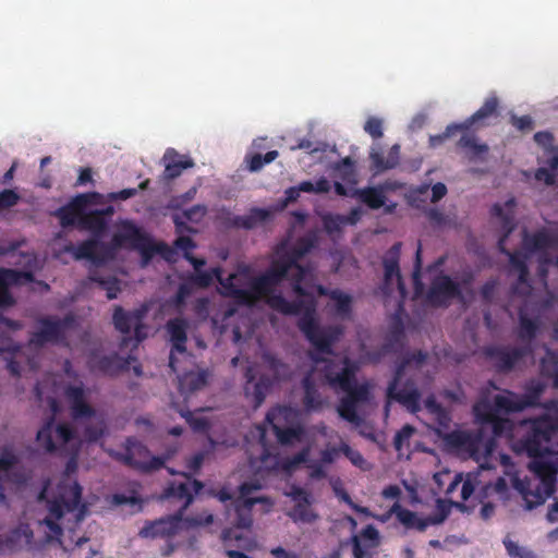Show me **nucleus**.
I'll return each mask as SVG.
<instances>
[{
  "instance_id": "obj_1",
  "label": "nucleus",
  "mask_w": 558,
  "mask_h": 558,
  "mask_svg": "<svg viewBox=\"0 0 558 558\" xmlns=\"http://www.w3.org/2000/svg\"><path fill=\"white\" fill-rule=\"evenodd\" d=\"M269 268L262 275L252 279L248 289L231 290V299L239 304L253 305L259 300L274 311L283 315H301L298 319V328L319 351L329 352L332 342L341 333L339 327H322L315 317V304L313 301H288L281 293H275V288L281 283Z\"/></svg>"
},
{
  "instance_id": "obj_2",
  "label": "nucleus",
  "mask_w": 558,
  "mask_h": 558,
  "mask_svg": "<svg viewBox=\"0 0 558 558\" xmlns=\"http://www.w3.org/2000/svg\"><path fill=\"white\" fill-rule=\"evenodd\" d=\"M314 246L315 240L311 236H302L298 239L289 251L272 262L269 269L277 275L276 277L280 282L286 278H289L292 291L300 298L296 301H313L315 304V312H317L316 298L311 291H308L311 283L314 282V275L310 267L299 264V260L310 253ZM317 313H315V315Z\"/></svg>"
},
{
  "instance_id": "obj_3",
  "label": "nucleus",
  "mask_w": 558,
  "mask_h": 558,
  "mask_svg": "<svg viewBox=\"0 0 558 558\" xmlns=\"http://www.w3.org/2000/svg\"><path fill=\"white\" fill-rule=\"evenodd\" d=\"M542 407L553 415L532 421L525 435L517 441L518 450L527 456L558 453V400H547Z\"/></svg>"
},
{
  "instance_id": "obj_4",
  "label": "nucleus",
  "mask_w": 558,
  "mask_h": 558,
  "mask_svg": "<svg viewBox=\"0 0 558 558\" xmlns=\"http://www.w3.org/2000/svg\"><path fill=\"white\" fill-rule=\"evenodd\" d=\"M555 454L530 456L533 460L529 463V469L538 480L534 489L531 488V481L527 478L515 477L513 480V487L522 495L525 506L530 510L544 504L555 490L557 468L551 461L545 459Z\"/></svg>"
},
{
  "instance_id": "obj_5",
  "label": "nucleus",
  "mask_w": 558,
  "mask_h": 558,
  "mask_svg": "<svg viewBox=\"0 0 558 558\" xmlns=\"http://www.w3.org/2000/svg\"><path fill=\"white\" fill-rule=\"evenodd\" d=\"M262 359L271 375L262 374L258 379L255 380L254 368L251 366L246 368L244 374V395L251 400L254 409L263 404L266 396L270 392L275 384L288 380L291 377L290 366L276 355L266 352L263 354Z\"/></svg>"
},
{
  "instance_id": "obj_6",
  "label": "nucleus",
  "mask_w": 558,
  "mask_h": 558,
  "mask_svg": "<svg viewBox=\"0 0 558 558\" xmlns=\"http://www.w3.org/2000/svg\"><path fill=\"white\" fill-rule=\"evenodd\" d=\"M426 359L427 353L422 350L408 353L398 363L395 375L387 388V399L397 401L411 413H416L421 410V392L412 379H408L401 387H399V384L408 366L415 364V366L418 367L426 361Z\"/></svg>"
},
{
  "instance_id": "obj_7",
  "label": "nucleus",
  "mask_w": 558,
  "mask_h": 558,
  "mask_svg": "<svg viewBox=\"0 0 558 558\" xmlns=\"http://www.w3.org/2000/svg\"><path fill=\"white\" fill-rule=\"evenodd\" d=\"M331 326L335 327L333 325ZM338 327L341 329V333L332 342L329 352L319 351L312 342H310L315 348V352L310 354L311 360L315 364H324L322 369L324 378L328 386L335 390L349 388L350 379L353 377V374H356L357 372V366L348 356L341 359H325L320 356V354L332 353V345L343 333V328L341 326Z\"/></svg>"
},
{
  "instance_id": "obj_8",
  "label": "nucleus",
  "mask_w": 558,
  "mask_h": 558,
  "mask_svg": "<svg viewBox=\"0 0 558 558\" xmlns=\"http://www.w3.org/2000/svg\"><path fill=\"white\" fill-rule=\"evenodd\" d=\"M493 216L499 218L502 221V229L505 230L502 236L498 240L497 246L501 254H505L509 258L510 266L518 272V282L512 288L513 292H517L518 286L524 284L530 290L531 284L529 283V267L526 264V257L520 252H510L506 248V241L510 233L514 229L513 215L512 213L507 214L504 207L499 204H495L492 208Z\"/></svg>"
},
{
  "instance_id": "obj_9",
  "label": "nucleus",
  "mask_w": 558,
  "mask_h": 558,
  "mask_svg": "<svg viewBox=\"0 0 558 558\" xmlns=\"http://www.w3.org/2000/svg\"><path fill=\"white\" fill-rule=\"evenodd\" d=\"M39 328L29 336V344L43 348L48 343L66 344V331L75 325V317L66 314L62 318L58 316H44L37 320Z\"/></svg>"
},
{
  "instance_id": "obj_10",
  "label": "nucleus",
  "mask_w": 558,
  "mask_h": 558,
  "mask_svg": "<svg viewBox=\"0 0 558 558\" xmlns=\"http://www.w3.org/2000/svg\"><path fill=\"white\" fill-rule=\"evenodd\" d=\"M82 499V487L77 482L69 486H60L59 496L48 501L49 514L43 523L56 535H62V527L58 521L66 513L77 509Z\"/></svg>"
},
{
  "instance_id": "obj_11",
  "label": "nucleus",
  "mask_w": 558,
  "mask_h": 558,
  "mask_svg": "<svg viewBox=\"0 0 558 558\" xmlns=\"http://www.w3.org/2000/svg\"><path fill=\"white\" fill-rule=\"evenodd\" d=\"M117 235L118 232L112 235L110 243L101 242L98 238H92L77 245H68L65 251L71 253L76 260L87 259L95 265H102L113 259L120 247L128 245V241L121 238L119 243L116 242Z\"/></svg>"
},
{
  "instance_id": "obj_12",
  "label": "nucleus",
  "mask_w": 558,
  "mask_h": 558,
  "mask_svg": "<svg viewBox=\"0 0 558 558\" xmlns=\"http://www.w3.org/2000/svg\"><path fill=\"white\" fill-rule=\"evenodd\" d=\"M169 458V454L151 456L147 446L134 437L126 438L125 451L118 456L125 465L145 474L162 469Z\"/></svg>"
},
{
  "instance_id": "obj_13",
  "label": "nucleus",
  "mask_w": 558,
  "mask_h": 558,
  "mask_svg": "<svg viewBox=\"0 0 558 558\" xmlns=\"http://www.w3.org/2000/svg\"><path fill=\"white\" fill-rule=\"evenodd\" d=\"M116 238V242L118 243L120 238L126 240L128 245L132 248L138 250L145 260L151 258L155 253L160 254L169 262L172 260V256L174 255L172 247L162 242L155 244L146 233L131 221L122 223L121 230L118 232Z\"/></svg>"
},
{
  "instance_id": "obj_14",
  "label": "nucleus",
  "mask_w": 558,
  "mask_h": 558,
  "mask_svg": "<svg viewBox=\"0 0 558 558\" xmlns=\"http://www.w3.org/2000/svg\"><path fill=\"white\" fill-rule=\"evenodd\" d=\"M533 352L532 347L490 344L483 349V354L498 373H510L514 367Z\"/></svg>"
},
{
  "instance_id": "obj_15",
  "label": "nucleus",
  "mask_w": 558,
  "mask_h": 558,
  "mask_svg": "<svg viewBox=\"0 0 558 558\" xmlns=\"http://www.w3.org/2000/svg\"><path fill=\"white\" fill-rule=\"evenodd\" d=\"M544 390L545 385L542 381L531 380L523 395L506 390L505 393L496 395V403L499 408H506L508 412H521L527 408L537 407Z\"/></svg>"
},
{
  "instance_id": "obj_16",
  "label": "nucleus",
  "mask_w": 558,
  "mask_h": 558,
  "mask_svg": "<svg viewBox=\"0 0 558 558\" xmlns=\"http://www.w3.org/2000/svg\"><path fill=\"white\" fill-rule=\"evenodd\" d=\"M460 283L452 280L450 276L440 274L436 276L429 286L426 294L428 304L433 307L447 308L453 300H462Z\"/></svg>"
},
{
  "instance_id": "obj_17",
  "label": "nucleus",
  "mask_w": 558,
  "mask_h": 558,
  "mask_svg": "<svg viewBox=\"0 0 558 558\" xmlns=\"http://www.w3.org/2000/svg\"><path fill=\"white\" fill-rule=\"evenodd\" d=\"M401 242H396L385 254L383 258L384 266V282L383 292L386 295H390L393 292V280L397 283V290L400 298L404 300L408 295L405 284L403 282L400 272V255H401Z\"/></svg>"
},
{
  "instance_id": "obj_18",
  "label": "nucleus",
  "mask_w": 558,
  "mask_h": 558,
  "mask_svg": "<svg viewBox=\"0 0 558 558\" xmlns=\"http://www.w3.org/2000/svg\"><path fill=\"white\" fill-rule=\"evenodd\" d=\"M286 496L291 498L295 505L288 513L293 522L313 523L318 519V514L311 508L314 498L310 492L298 485H292Z\"/></svg>"
},
{
  "instance_id": "obj_19",
  "label": "nucleus",
  "mask_w": 558,
  "mask_h": 558,
  "mask_svg": "<svg viewBox=\"0 0 558 558\" xmlns=\"http://www.w3.org/2000/svg\"><path fill=\"white\" fill-rule=\"evenodd\" d=\"M63 395L73 420L90 418L96 415V410L87 402V389L82 381L77 385H65Z\"/></svg>"
},
{
  "instance_id": "obj_20",
  "label": "nucleus",
  "mask_w": 558,
  "mask_h": 558,
  "mask_svg": "<svg viewBox=\"0 0 558 558\" xmlns=\"http://www.w3.org/2000/svg\"><path fill=\"white\" fill-rule=\"evenodd\" d=\"M35 280L32 271L0 268V310H5L15 304L10 288Z\"/></svg>"
},
{
  "instance_id": "obj_21",
  "label": "nucleus",
  "mask_w": 558,
  "mask_h": 558,
  "mask_svg": "<svg viewBox=\"0 0 558 558\" xmlns=\"http://www.w3.org/2000/svg\"><path fill=\"white\" fill-rule=\"evenodd\" d=\"M203 488V483L193 480L191 476L184 474L183 482H171L163 490L162 497L166 499L183 500L182 507L178 511L182 514L186 508L192 504L194 495L198 494Z\"/></svg>"
},
{
  "instance_id": "obj_22",
  "label": "nucleus",
  "mask_w": 558,
  "mask_h": 558,
  "mask_svg": "<svg viewBox=\"0 0 558 558\" xmlns=\"http://www.w3.org/2000/svg\"><path fill=\"white\" fill-rule=\"evenodd\" d=\"M96 197H98V194L95 192L78 194L69 204L58 208L54 215L59 218L60 225L63 228L78 227V220L83 216V211L92 199Z\"/></svg>"
},
{
  "instance_id": "obj_23",
  "label": "nucleus",
  "mask_w": 558,
  "mask_h": 558,
  "mask_svg": "<svg viewBox=\"0 0 558 558\" xmlns=\"http://www.w3.org/2000/svg\"><path fill=\"white\" fill-rule=\"evenodd\" d=\"M187 329L189 323L185 318L175 317L169 319L166 324V330L169 335L170 342L172 344L170 356H169V367L174 372L175 369V356L174 352L185 353L186 352V342H187Z\"/></svg>"
},
{
  "instance_id": "obj_24",
  "label": "nucleus",
  "mask_w": 558,
  "mask_h": 558,
  "mask_svg": "<svg viewBox=\"0 0 558 558\" xmlns=\"http://www.w3.org/2000/svg\"><path fill=\"white\" fill-rule=\"evenodd\" d=\"M182 511L173 515L147 522L138 532L143 538L170 537L178 533L179 524L182 521Z\"/></svg>"
},
{
  "instance_id": "obj_25",
  "label": "nucleus",
  "mask_w": 558,
  "mask_h": 558,
  "mask_svg": "<svg viewBox=\"0 0 558 558\" xmlns=\"http://www.w3.org/2000/svg\"><path fill=\"white\" fill-rule=\"evenodd\" d=\"M392 512L405 529L418 532H424L429 525H437L445 521V515L420 518L416 512L403 508L399 502L392 505Z\"/></svg>"
},
{
  "instance_id": "obj_26",
  "label": "nucleus",
  "mask_w": 558,
  "mask_h": 558,
  "mask_svg": "<svg viewBox=\"0 0 558 558\" xmlns=\"http://www.w3.org/2000/svg\"><path fill=\"white\" fill-rule=\"evenodd\" d=\"M313 290L317 292L319 296H328L335 301V313L341 319H350L352 316V303L353 299L350 294L342 292L339 289L330 290L323 284L315 282L311 283L308 291L313 293Z\"/></svg>"
},
{
  "instance_id": "obj_27",
  "label": "nucleus",
  "mask_w": 558,
  "mask_h": 558,
  "mask_svg": "<svg viewBox=\"0 0 558 558\" xmlns=\"http://www.w3.org/2000/svg\"><path fill=\"white\" fill-rule=\"evenodd\" d=\"M130 359H124L117 353L101 356H90L88 367L92 372H98L107 376H117L130 366Z\"/></svg>"
},
{
  "instance_id": "obj_28",
  "label": "nucleus",
  "mask_w": 558,
  "mask_h": 558,
  "mask_svg": "<svg viewBox=\"0 0 558 558\" xmlns=\"http://www.w3.org/2000/svg\"><path fill=\"white\" fill-rule=\"evenodd\" d=\"M144 315V310H134L131 312H126L121 306H116L112 319L116 329L123 335V338L120 343V347L122 349L129 347V340H131V329L134 327L135 323L143 322Z\"/></svg>"
},
{
  "instance_id": "obj_29",
  "label": "nucleus",
  "mask_w": 558,
  "mask_h": 558,
  "mask_svg": "<svg viewBox=\"0 0 558 558\" xmlns=\"http://www.w3.org/2000/svg\"><path fill=\"white\" fill-rule=\"evenodd\" d=\"M113 215V207L108 206L105 209H96L89 213L83 211V216L78 220V228L88 230L94 238H99L108 227V219Z\"/></svg>"
},
{
  "instance_id": "obj_30",
  "label": "nucleus",
  "mask_w": 558,
  "mask_h": 558,
  "mask_svg": "<svg viewBox=\"0 0 558 558\" xmlns=\"http://www.w3.org/2000/svg\"><path fill=\"white\" fill-rule=\"evenodd\" d=\"M165 171L163 179L167 181L174 180L180 177L183 170L193 168L194 161L189 156L180 155L175 149L169 148L163 155Z\"/></svg>"
},
{
  "instance_id": "obj_31",
  "label": "nucleus",
  "mask_w": 558,
  "mask_h": 558,
  "mask_svg": "<svg viewBox=\"0 0 558 558\" xmlns=\"http://www.w3.org/2000/svg\"><path fill=\"white\" fill-rule=\"evenodd\" d=\"M393 189L395 186H392L391 183L385 182L377 186L357 189L354 191L353 196L371 209H379L385 206L386 203L385 191Z\"/></svg>"
},
{
  "instance_id": "obj_32",
  "label": "nucleus",
  "mask_w": 558,
  "mask_h": 558,
  "mask_svg": "<svg viewBox=\"0 0 558 558\" xmlns=\"http://www.w3.org/2000/svg\"><path fill=\"white\" fill-rule=\"evenodd\" d=\"M280 413L281 410L269 411L266 415V421L271 425L278 442L282 446H288L300 441L304 435V428L300 425L293 427H280L275 423V420Z\"/></svg>"
},
{
  "instance_id": "obj_33",
  "label": "nucleus",
  "mask_w": 558,
  "mask_h": 558,
  "mask_svg": "<svg viewBox=\"0 0 558 558\" xmlns=\"http://www.w3.org/2000/svg\"><path fill=\"white\" fill-rule=\"evenodd\" d=\"M499 99L496 95H492L485 99L484 104L464 122L460 123L463 131H468L475 124L484 125V121L498 116Z\"/></svg>"
},
{
  "instance_id": "obj_34",
  "label": "nucleus",
  "mask_w": 558,
  "mask_h": 558,
  "mask_svg": "<svg viewBox=\"0 0 558 558\" xmlns=\"http://www.w3.org/2000/svg\"><path fill=\"white\" fill-rule=\"evenodd\" d=\"M369 159L372 162V170L375 174L395 169L400 162V145H392L386 158L380 151L372 150L369 153Z\"/></svg>"
},
{
  "instance_id": "obj_35",
  "label": "nucleus",
  "mask_w": 558,
  "mask_h": 558,
  "mask_svg": "<svg viewBox=\"0 0 558 558\" xmlns=\"http://www.w3.org/2000/svg\"><path fill=\"white\" fill-rule=\"evenodd\" d=\"M268 217V210L254 207L250 210L248 215L229 217L226 223L231 228L251 230L258 223L266 221Z\"/></svg>"
},
{
  "instance_id": "obj_36",
  "label": "nucleus",
  "mask_w": 558,
  "mask_h": 558,
  "mask_svg": "<svg viewBox=\"0 0 558 558\" xmlns=\"http://www.w3.org/2000/svg\"><path fill=\"white\" fill-rule=\"evenodd\" d=\"M304 389L303 405L307 411H317L323 407V399L318 392L312 374H306L302 379Z\"/></svg>"
},
{
  "instance_id": "obj_37",
  "label": "nucleus",
  "mask_w": 558,
  "mask_h": 558,
  "mask_svg": "<svg viewBox=\"0 0 558 558\" xmlns=\"http://www.w3.org/2000/svg\"><path fill=\"white\" fill-rule=\"evenodd\" d=\"M475 418L482 424L487 425L495 416L500 413H509L506 408H499L496 403V396L493 399V403L487 400H482L475 403L473 407Z\"/></svg>"
},
{
  "instance_id": "obj_38",
  "label": "nucleus",
  "mask_w": 558,
  "mask_h": 558,
  "mask_svg": "<svg viewBox=\"0 0 558 558\" xmlns=\"http://www.w3.org/2000/svg\"><path fill=\"white\" fill-rule=\"evenodd\" d=\"M541 324L538 319L527 317L526 314H519L518 339L531 347V342L536 338Z\"/></svg>"
},
{
  "instance_id": "obj_39",
  "label": "nucleus",
  "mask_w": 558,
  "mask_h": 558,
  "mask_svg": "<svg viewBox=\"0 0 558 558\" xmlns=\"http://www.w3.org/2000/svg\"><path fill=\"white\" fill-rule=\"evenodd\" d=\"M208 374L206 371L186 373L181 379L182 389L194 392L203 389L207 385Z\"/></svg>"
},
{
  "instance_id": "obj_40",
  "label": "nucleus",
  "mask_w": 558,
  "mask_h": 558,
  "mask_svg": "<svg viewBox=\"0 0 558 558\" xmlns=\"http://www.w3.org/2000/svg\"><path fill=\"white\" fill-rule=\"evenodd\" d=\"M89 280L96 282L100 286L102 290L106 291L107 298L109 300H113L118 298L119 292L121 291L120 281L113 276L104 277L97 272H93L89 275Z\"/></svg>"
},
{
  "instance_id": "obj_41",
  "label": "nucleus",
  "mask_w": 558,
  "mask_h": 558,
  "mask_svg": "<svg viewBox=\"0 0 558 558\" xmlns=\"http://www.w3.org/2000/svg\"><path fill=\"white\" fill-rule=\"evenodd\" d=\"M340 390L347 393V399L356 404L366 402L369 399L368 386L366 384L359 385L356 383V374H353V377L350 379L349 388Z\"/></svg>"
},
{
  "instance_id": "obj_42",
  "label": "nucleus",
  "mask_w": 558,
  "mask_h": 558,
  "mask_svg": "<svg viewBox=\"0 0 558 558\" xmlns=\"http://www.w3.org/2000/svg\"><path fill=\"white\" fill-rule=\"evenodd\" d=\"M54 417L51 416L44 426L37 432L36 439L46 452L52 453L57 450V446L52 439V430Z\"/></svg>"
},
{
  "instance_id": "obj_43",
  "label": "nucleus",
  "mask_w": 558,
  "mask_h": 558,
  "mask_svg": "<svg viewBox=\"0 0 558 558\" xmlns=\"http://www.w3.org/2000/svg\"><path fill=\"white\" fill-rule=\"evenodd\" d=\"M337 175L345 183H356L355 165L351 157H345L333 166Z\"/></svg>"
},
{
  "instance_id": "obj_44",
  "label": "nucleus",
  "mask_w": 558,
  "mask_h": 558,
  "mask_svg": "<svg viewBox=\"0 0 558 558\" xmlns=\"http://www.w3.org/2000/svg\"><path fill=\"white\" fill-rule=\"evenodd\" d=\"M356 407V403L343 397L337 407V411L340 417L348 421L349 423L354 424L355 426H359L362 423V418L357 414Z\"/></svg>"
},
{
  "instance_id": "obj_45",
  "label": "nucleus",
  "mask_w": 558,
  "mask_h": 558,
  "mask_svg": "<svg viewBox=\"0 0 558 558\" xmlns=\"http://www.w3.org/2000/svg\"><path fill=\"white\" fill-rule=\"evenodd\" d=\"M263 498H246L243 500L244 509L236 507L235 526L240 529H248L252 525L251 509L255 504L262 502Z\"/></svg>"
},
{
  "instance_id": "obj_46",
  "label": "nucleus",
  "mask_w": 558,
  "mask_h": 558,
  "mask_svg": "<svg viewBox=\"0 0 558 558\" xmlns=\"http://www.w3.org/2000/svg\"><path fill=\"white\" fill-rule=\"evenodd\" d=\"M221 269L219 267L213 268L211 270H199L187 276L194 287L208 288L214 279L219 278Z\"/></svg>"
},
{
  "instance_id": "obj_47",
  "label": "nucleus",
  "mask_w": 558,
  "mask_h": 558,
  "mask_svg": "<svg viewBox=\"0 0 558 558\" xmlns=\"http://www.w3.org/2000/svg\"><path fill=\"white\" fill-rule=\"evenodd\" d=\"M525 245L530 251H543L553 245V238L545 230H541L525 239Z\"/></svg>"
},
{
  "instance_id": "obj_48",
  "label": "nucleus",
  "mask_w": 558,
  "mask_h": 558,
  "mask_svg": "<svg viewBox=\"0 0 558 558\" xmlns=\"http://www.w3.org/2000/svg\"><path fill=\"white\" fill-rule=\"evenodd\" d=\"M323 227L329 234L341 231L344 226V219L342 215L325 214L322 216Z\"/></svg>"
},
{
  "instance_id": "obj_49",
  "label": "nucleus",
  "mask_w": 558,
  "mask_h": 558,
  "mask_svg": "<svg viewBox=\"0 0 558 558\" xmlns=\"http://www.w3.org/2000/svg\"><path fill=\"white\" fill-rule=\"evenodd\" d=\"M458 146L461 148L470 149L474 156H480L488 151L486 144H478L474 136L463 135L458 141Z\"/></svg>"
},
{
  "instance_id": "obj_50",
  "label": "nucleus",
  "mask_w": 558,
  "mask_h": 558,
  "mask_svg": "<svg viewBox=\"0 0 558 558\" xmlns=\"http://www.w3.org/2000/svg\"><path fill=\"white\" fill-rule=\"evenodd\" d=\"M504 545L510 558H537L532 550L526 549L524 547H520L510 538H505Z\"/></svg>"
},
{
  "instance_id": "obj_51",
  "label": "nucleus",
  "mask_w": 558,
  "mask_h": 558,
  "mask_svg": "<svg viewBox=\"0 0 558 558\" xmlns=\"http://www.w3.org/2000/svg\"><path fill=\"white\" fill-rule=\"evenodd\" d=\"M487 425L492 427V432L495 437H500L512 429L511 421L509 418L501 417L499 413Z\"/></svg>"
},
{
  "instance_id": "obj_52",
  "label": "nucleus",
  "mask_w": 558,
  "mask_h": 558,
  "mask_svg": "<svg viewBox=\"0 0 558 558\" xmlns=\"http://www.w3.org/2000/svg\"><path fill=\"white\" fill-rule=\"evenodd\" d=\"M459 131H463L460 123L449 124L444 133L429 136V146L433 148L440 146L447 138L454 135Z\"/></svg>"
},
{
  "instance_id": "obj_53",
  "label": "nucleus",
  "mask_w": 558,
  "mask_h": 558,
  "mask_svg": "<svg viewBox=\"0 0 558 558\" xmlns=\"http://www.w3.org/2000/svg\"><path fill=\"white\" fill-rule=\"evenodd\" d=\"M353 556L354 558H374V549L368 544H364L359 535L352 536Z\"/></svg>"
},
{
  "instance_id": "obj_54",
  "label": "nucleus",
  "mask_w": 558,
  "mask_h": 558,
  "mask_svg": "<svg viewBox=\"0 0 558 558\" xmlns=\"http://www.w3.org/2000/svg\"><path fill=\"white\" fill-rule=\"evenodd\" d=\"M364 131L374 140L383 137V120L377 117H369L364 124Z\"/></svg>"
},
{
  "instance_id": "obj_55",
  "label": "nucleus",
  "mask_w": 558,
  "mask_h": 558,
  "mask_svg": "<svg viewBox=\"0 0 558 558\" xmlns=\"http://www.w3.org/2000/svg\"><path fill=\"white\" fill-rule=\"evenodd\" d=\"M360 539L365 541L364 544H368L371 548H376L379 545V532L378 530L372 525H366L360 534Z\"/></svg>"
},
{
  "instance_id": "obj_56",
  "label": "nucleus",
  "mask_w": 558,
  "mask_h": 558,
  "mask_svg": "<svg viewBox=\"0 0 558 558\" xmlns=\"http://www.w3.org/2000/svg\"><path fill=\"white\" fill-rule=\"evenodd\" d=\"M181 415L186 420L189 425L195 432H205L209 428V422L206 417H202V416L196 417L190 411H187L185 413H181Z\"/></svg>"
},
{
  "instance_id": "obj_57",
  "label": "nucleus",
  "mask_w": 558,
  "mask_h": 558,
  "mask_svg": "<svg viewBox=\"0 0 558 558\" xmlns=\"http://www.w3.org/2000/svg\"><path fill=\"white\" fill-rule=\"evenodd\" d=\"M197 193V187L192 186L189 191L181 195L173 196L169 201V208L172 209H180L183 205L187 204L192 199H194L195 195Z\"/></svg>"
},
{
  "instance_id": "obj_58",
  "label": "nucleus",
  "mask_w": 558,
  "mask_h": 558,
  "mask_svg": "<svg viewBox=\"0 0 558 558\" xmlns=\"http://www.w3.org/2000/svg\"><path fill=\"white\" fill-rule=\"evenodd\" d=\"M58 440L65 445L75 438V430L69 423H59L54 427Z\"/></svg>"
},
{
  "instance_id": "obj_59",
  "label": "nucleus",
  "mask_w": 558,
  "mask_h": 558,
  "mask_svg": "<svg viewBox=\"0 0 558 558\" xmlns=\"http://www.w3.org/2000/svg\"><path fill=\"white\" fill-rule=\"evenodd\" d=\"M20 195L13 190H3L0 192V210L9 209L15 206L20 201Z\"/></svg>"
},
{
  "instance_id": "obj_60",
  "label": "nucleus",
  "mask_w": 558,
  "mask_h": 558,
  "mask_svg": "<svg viewBox=\"0 0 558 558\" xmlns=\"http://www.w3.org/2000/svg\"><path fill=\"white\" fill-rule=\"evenodd\" d=\"M511 124L521 132H530L534 128V121L530 116H522L517 117L515 114H512L510 117Z\"/></svg>"
},
{
  "instance_id": "obj_61",
  "label": "nucleus",
  "mask_w": 558,
  "mask_h": 558,
  "mask_svg": "<svg viewBox=\"0 0 558 558\" xmlns=\"http://www.w3.org/2000/svg\"><path fill=\"white\" fill-rule=\"evenodd\" d=\"M207 207L205 205H194L191 208L183 211V217L192 222H199L206 215Z\"/></svg>"
},
{
  "instance_id": "obj_62",
  "label": "nucleus",
  "mask_w": 558,
  "mask_h": 558,
  "mask_svg": "<svg viewBox=\"0 0 558 558\" xmlns=\"http://www.w3.org/2000/svg\"><path fill=\"white\" fill-rule=\"evenodd\" d=\"M340 452H342L351 462L356 466H361L364 462L363 456L357 451L352 449L348 444L342 442L339 446Z\"/></svg>"
},
{
  "instance_id": "obj_63",
  "label": "nucleus",
  "mask_w": 558,
  "mask_h": 558,
  "mask_svg": "<svg viewBox=\"0 0 558 558\" xmlns=\"http://www.w3.org/2000/svg\"><path fill=\"white\" fill-rule=\"evenodd\" d=\"M106 426L104 422L96 425H88L85 427L84 435L88 441H97L105 434Z\"/></svg>"
},
{
  "instance_id": "obj_64",
  "label": "nucleus",
  "mask_w": 558,
  "mask_h": 558,
  "mask_svg": "<svg viewBox=\"0 0 558 558\" xmlns=\"http://www.w3.org/2000/svg\"><path fill=\"white\" fill-rule=\"evenodd\" d=\"M414 433V427L411 425H404L400 430L397 432L393 438V445L397 450H401L404 441L409 440Z\"/></svg>"
}]
</instances>
